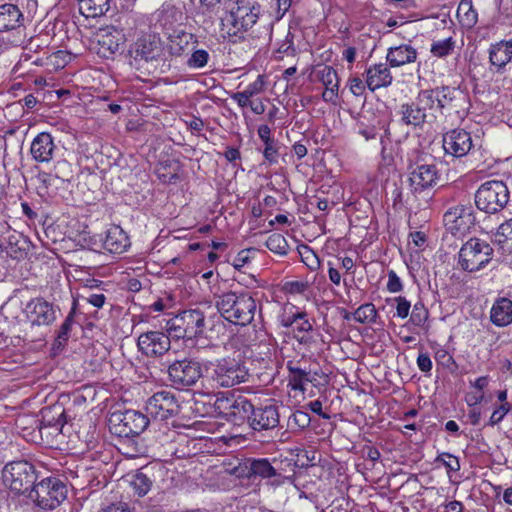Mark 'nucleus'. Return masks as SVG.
Returning a JSON list of instances; mask_svg holds the SVG:
<instances>
[{
	"label": "nucleus",
	"mask_w": 512,
	"mask_h": 512,
	"mask_svg": "<svg viewBox=\"0 0 512 512\" xmlns=\"http://www.w3.org/2000/svg\"><path fill=\"white\" fill-rule=\"evenodd\" d=\"M139 350L148 357H160L171 347L170 337L160 331H148L139 335Z\"/></svg>",
	"instance_id": "dca6fc26"
},
{
	"label": "nucleus",
	"mask_w": 512,
	"mask_h": 512,
	"mask_svg": "<svg viewBox=\"0 0 512 512\" xmlns=\"http://www.w3.org/2000/svg\"><path fill=\"white\" fill-rule=\"evenodd\" d=\"M493 248L478 238L469 239L458 253V264L468 272L479 271L492 259Z\"/></svg>",
	"instance_id": "1a4fd4ad"
},
{
	"label": "nucleus",
	"mask_w": 512,
	"mask_h": 512,
	"mask_svg": "<svg viewBox=\"0 0 512 512\" xmlns=\"http://www.w3.org/2000/svg\"><path fill=\"white\" fill-rule=\"evenodd\" d=\"M74 316H75V304L73 305L71 311L67 315L66 319L60 326L58 333H57V341L61 345L62 343H65L68 338L69 334L72 328V325L74 323Z\"/></svg>",
	"instance_id": "c03bdc74"
},
{
	"label": "nucleus",
	"mask_w": 512,
	"mask_h": 512,
	"mask_svg": "<svg viewBox=\"0 0 512 512\" xmlns=\"http://www.w3.org/2000/svg\"><path fill=\"white\" fill-rule=\"evenodd\" d=\"M131 485L139 496H144L150 491L152 481L143 472H138L133 476Z\"/></svg>",
	"instance_id": "37998d69"
},
{
	"label": "nucleus",
	"mask_w": 512,
	"mask_h": 512,
	"mask_svg": "<svg viewBox=\"0 0 512 512\" xmlns=\"http://www.w3.org/2000/svg\"><path fill=\"white\" fill-rule=\"evenodd\" d=\"M289 371L291 373L294 389L304 390V385L306 383L313 382L315 380L314 376H312L309 371L300 367L289 366Z\"/></svg>",
	"instance_id": "58836bf2"
},
{
	"label": "nucleus",
	"mask_w": 512,
	"mask_h": 512,
	"mask_svg": "<svg viewBox=\"0 0 512 512\" xmlns=\"http://www.w3.org/2000/svg\"><path fill=\"white\" fill-rule=\"evenodd\" d=\"M235 398L236 395L230 391L218 393L214 401L215 412L226 420L228 415H230L229 412L232 405H234L233 400H235Z\"/></svg>",
	"instance_id": "f704fd0d"
},
{
	"label": "nucleus",
	"mask_w": 512,
	"mask_h": 512,
	"mask_svg": "<svg viewBox=\"0 0 512 512\" xmlns=\"http://www.w3.org/2000/svg\"><path fill=\"white\" fill-rule=\"evenodd\" d=\"M191 55L187 59V66L192 69H201L205 67L210 59L208 51L204 49H196L194 46L191 48Z\"/></svg>",
	"instance_id": "a19ab883"
},
{
	"label": "nucleus",
	"mask_w": 512,
	"mask_h": 512,
	"mask_svg": "<svg viewBox=\"0 0 512 512\" xmlns=\"http://www.w3.org/2000/svg\"><path fill=\"white\" fill-rule=\"evenodd\" d=\"M54 173L57 178L69 180L71 177L70 164L67 161H59L54 167Z\"/></svg>",
	"instance_id": "13d9d810"
},
{
	"label": "nucleus",
	"mask_w": 512,
	"mask_h": 512,
	"mask_svg": "<svg viewBox=\"0 0 512 512\" xmlns=\"http://www.w3.org/2000/svg\"><path fill=\"white\" fill-rule=\"evenodd\" d=\"M41 418L37 420V426L46 428L50 426H64L66 423L65 409L62 405L56 404L44 407L40 411Z\"/></svg>",
	"instance_id": "2f4dec72"
},
{
	"label": "nucleus",
	"mask_w": 512,
	"mask_h": 512,
	"mask_svg": "<svg viewBox=\"0 0 512 512\" xmlns=\"http://www.w3.org/2000/svg\"><path fill=\"white\" fill-rule=\"evenodd\" d=\"M135 65L162 59L163 46L161 40L154 35H144L137 39L129 51Z\"/></svg>",
	"instance_id": "ddd939ff"
},
{
	"label": "nucleus",
	"mask_w": 512,
	"mask_h": 512,
	"mask_svg": "<svg viewBox=\"0 0 512 512\" xmlns=\"http://www.w3.org/2000/svg\"><path fill=\"white\" fill-rule=\"evenodd\" d=\"M103 247L110 253L122 254L130 247V239L120 226L113 225L106 232Z\"/></svg>",
	"instance_id": "5701e85b"
},
{
	"label": "nucleus",
	"mask_w": 512,
	"mask_h": 512,
	"mask_svg": "<svg viewBox=\"0 0 512 512\" xmlns=\"http://www.w3.org/2000/svg\"><path fill=\"white\" fill-rule=\"evenodd\" d=\"M392 79L393 77L386 64H375L366 70V84L371 91L388 87L392 83Z\"/></svg>",
	"instance_id": "393cba45"
},
{
	"label": "nucleus",
	"mask_w": 512,
	"mask_h": 512,
	"mask_svg": "<svg viewBox=\"0 0 512 512\" xmlns=\"http://www.w3.org/2000/svg\"><path fill=\"white\" fill-rule=\"evenodd\" d=\"M439 180V172L434 164H416L410 167L409 186L414 194L432 188Z\"/></svg>",
	"instance_id": "2eb2a0df"
},
{
	"label": "nucleus",
	"mask_w": 512,
	"mask_h": 512,
	"mask_svg": "<svg viewBox=\"0 0 512 512\" xmlns=\"http://www.w3.org/2000/svg\"><path fill=\"white\" fill-rule=\"evenodd\" d=\"M454 47L455 41L452 37H448L444 40L433 42L430 51L435 57L442 58L449 55Z\"/></svg>",
	"instance_id": "79ce46f5"
},
{
	"label": "nucleus",
	"mask_w": 512,
	"mask_h": 512,
	"mask_svg": "<svg viewBox=\"0 0 512 512\" xmlns=\"http://www.w3.org/2000/svg\"><path fill=\"white\" fill-rule=\"evenodd\" d=\"M249 373L241 361L235 358H222L216 361L212 370V380L220 387H233L248 380Z\"/></svg>",
	"instance_id": "9d476101"
},
{
	"label": "nucleus",
	"mask_w": 512,
	"mask_h": 512,
	"mask_svg": "<svg viewBox=\"0 0 512 512\" xmlns=\"http://www.w3.org/2000/svg\"><path fill=\"white\" fill-rule=\"evenodd\" d=\"M435 358L439 363L446 367H449L451 364H455L453 357L446 351H438Z\"/></svg>",
	"instance_id": "774afa93"
},
{
	"label": "nucleus",
	"mask_w": 512,
	"mask_h": 512,
	"mask_svg": "<svg viewBox=\"0 0 512 512\" xmlns=\"http://www.w3.org/2000/svg\"><path fill=\"white\" fill-rule=\"evenodd\" d=\"M231 98L242 108L249 106L251 103L250 97L244 91L232 94Z\"/></svg>",
	"instance_id": "338daca9"
},
{
	"label": "nucleus",
	"mask_w": 512,
	"mask_h": 512,
	"mask_svg": "<svg viewBox=\"0 0 512 512\" xmlns=\"http://www.w3.org/2000/svg\"><path fill=\"white\" fill-rule=\"evenodd\" d=\"M148 424V416L136 410L115 411L108 419L110 432L125 438L141 434Z\"/></svg>",
	"instance_id": "6e6552de"
},
{
	"label": "nucleus",
	"mask_w": 512,
	"mask_h": 512,
	"mask_svg": "<svg viewBox=\"0 0 512 512\" xmlns=\"http://www.w3.org/2000/svg\"><path fill=\"white\" fill-rule=\"evenodd\" d=\"M348 86L351 93L355 96H361L365 92V84L358 77H353L348 80Z\"/></svg>",
	"instance_id": "052dcab7"
},
{
	"label": "nucleus",
	"mask_w": 512,
	"mask_h": 512,
	"mask_svg": "<svg viewBox=\"0 0 512 512\" xmlns=\"http://www.w3.org/2000/svg\"><path fill=\"white\" fill-rule=\"evenodd\" d=\"M278 52L287 55L292 54L294 52L293 35L291 34L290 31L287 32L285 40L278 48Z\"/></svg>",
	"instance_id": "0e129e2a"
},
{
	"label": "nucleus",
	"mask_w": 512,
	"mask_h": 512,
	"mask_svg": "<svg viewBox=\"0 0 512 512\" xmlns=\"http://www.w3.org/2000/svg\"><path fill=\"white\" fill-rule=\"evenodd\" d=\"M24 312L32 326H49L57 319L59 308L42 297L31 299Z\"/></svg>",
	"instance_id": "4468645a"
},
{
	"label": "nucleus",
	"mask_w": 512,
	"mask_h": 512,
	"mask_svg": "<svg viewBox=\"0 0 512 512\" xmlns=\"http://www.w3.org/2000/svg\"><path fill=\"white\" fill-rule=\"evenodd\" d=\"M295 467V462L287 457L259 458L251 460L249 472L251 476L264 479L269 485L278 487L293 479Z\"/></svg>",
	"instance_id": "7ed1b4c3"
},
{
	"label": "nucleus",
	"mask_w": 512,
	"mask_h": 512,
	"mask_svg": "<svg viewBox=\"0 0 512 512\" xmlns=\"http://www.w3.org/2000/svg\"><path fill=\"white\" fill-rule=\"evenodd\" d=\"M216 307L221 316L235 325L250 324L257 312V303L248 291H229L217 297Z\"/></svg>",
	"instance_id": "f257e3e1"
},
{
	"label": "nucleus",
	"mask_w": 512,
	"mask_h": 512,
	"mask_svg": "<svg viewBox=\"0 0 512 512\" xmlns=\"http://www.w3.org/2000/svg\"><path fill=\"white\" fill-rule=\"evenodd\" d=\"M435 462L444 465L448 473L457 472L460 470L459 459L456 456L447 452L439 454L436 457Z\"/></svg>",
	"instance_id": "49530a36"
},
{
	"label": "nucleus",
	"mask_w": 512,
	"mask_h": 512,
	"mask_svg": "<svg viewBox=\"0 0 512 512\" xmlns=\"http://www.w3.org/2000/svg\"><path fill=\"white\" fill-rule=\"evenodd\" d=\"M508 201V188L504 182L498 180L483 183L475 194L477 208L488 214H494L502 210Z\"/></svg>",
	"instance_id": "0eeeda50"
},
{
	"label": "nucleus",
	"mask_w": 512,
	"mask_h": 512,
	"mask_svg": "<svg viewBox=\"0 0 512 512\" xmlns=\"http://www.w3.org/2000/svg\"><path fill=\"white\" fill-rule=\"evenodd\" d=\"M311 423L310 415L302 410L295 411L290 417L288 424L291 427H297L300 429L307 428Z\"/></svg>",
	"instance_id": "de8ad7c7"
},
{
	"label": "nucleus",
	"mask_w": 512,
	"mask_h": 512,
	"mask_svg": "<svg viewBox=\"0 0 512 512\" xmlns=\"http://www.w3.org/2000/svg\"><path fill=\"white\" fill-rule=\"evenodd\" d=\"M453 90L449 87H441L436 88L435 93H437V109L442 111L445 107H447L451 101L453 100Z\"/></svg>",
	"instance_id": "8fccbe9b"
},
{
	"label": "nucleus",
	"mask_w": 512,
	"mask_h": 512,
	"mask_svg": "<svg viewBox=\"0 0 512 512\" xmlns=\"http://www.w3.org/2000/svg\"><path fill=\"white\" fill-rule=\"evenodd\" d=\"M265 82L262 75H258L257 79L250 83L244 90V92L251 98L254 95L261 93L264 90Z\"/></svg>",
	"instance_id": "5fc2aeb1"
},
{
	"label": "nucleus",
	"mask_w": 512,
	"mask_h": 512,
	"mask_svg": "<svg viewBox=\"0 0 512 512\" xmlns=\"http://www.w3.org/2000/svg\"><path fill=\"white\" fill-rule=\"evenodd\" d=\"M230 410V415L227 417V421L234 425H242L245 422L249 424L251 413L253 412L254 405L246 397L236 395L235 400Z\"/></svg>",
	"instance_id": "bb28decb"
},
{
	"label": "nucleus",
	"mask_w": 512,
	"mask_h": 512,
	"mask_svg": "<svg viewBox=\"0 0 512 512\" xmlns=\"http://www.w3.org/2000/svg\"><path fill=\"white\" fill-rule=\"evenodd\" d=\"M457 16L465 27L471 28L477 23V12L474 10L472 3L468 0L460 2L457 9Z\"/></svg>",
	"instance_id": "c9c22d12"
},
{
	"label": "nucleus",
	"mask_w": 512,
	"mask_h": 512,
	"mask_svg": "<svg viewBox=\"0 0 512 512\" xmlns=\"http://www.w3.org/2000/svg\"><path fill=\"white\" fill-rule=\"evenodd\" d=\"M230 18L231 24L235 28L234 33L253 29L259 22L262 30L254 29L255 36L271 39L273 23L269 16L261 13V6L258 3L237 0L230 11Z\"/></svg>",
	"instance_id": "f03ea898"
},
{
	"label": "nucleus",
	"mask_w": 512,
	"mask_h": 512,
	"mask_svg": "<svg viewBox=\"0 0 512 512\" xmlns=\"http://www.w3.org/2000/svg\"><path fill=\"white\" fill-rule=\"evenodd\" d=\"M319 81L325 86L322 99L325 102L335 103L338 97L339 77L337 71L331 66H323L317 71Z\"/></svg>",
	"instance_id": "4be33fe9"
},
{
	"label": "nucleus",
	"mask_w": 512,
	"mask_h": 512,
	"mask_svg": "<svg viewBox=\"0 0 512 512\" xmlns=\"http://www.w3.org/2000/svg\"><path fill=\"white\" fill-rule=\"evenodd\" d=\"M146 412L152 418L163 421L178 415L180 405L174 393L162 390L148 399Z\"/></svg>",
	"instance_id": "f8f14e48"
},
{
	"label": "nucleus",
	"mask_w": 512,
	"mask_h": 512,
	"mask_svg": "<svg viewBox=\"0 0 512 512\" xmlns=\"http://www.w3.org/2000/svg\"><path fill=\"white\" fill-rule=\"evenodd\" d=\"M437 96L435 89L422 90L419 92L416 102L425 113L427 110L437 109Z\"/></svg>",
	"instance_id": "ea45409f"
},
{
	"label": "nucleus",
	"mask_w": 512,
	"mask_h": 512,
	"mask_svg": "<svg viewBox=\"0 0 512 512\" xmlns=\"http://www.w3.org/2000/svg\"><path fill=\"white\" fill-rule=\"evenodd\" d=\"M512 59V40L500 41L489 48V61L498 71L503 69Z\"/></svg>",
	"instance_id": "cd10ccee"
},
{
	"label": "nucleus",
	"mask_w": 512,
	"mask_h": 512,
	"mask_svg": "<svg viewBox=\"0 0 512 512\" xmlns=\"http://www.w3.org/2000/svg\"><path fill=\"white\" fill-rule=\"evenodd\" d=\"M64 426H58V425H52L50 427L41 428V426H37L39 433L42 437V439L45 437L46 439H49L50 437H54L59 435L62 432Z\"/></svg>",
	"instance_id": "e2e57ef3"
},
{
	"label": "nucleus",
	"mask_w": 512,
	"mask_h": 512,
	"mask_svg": "<svg viewBox=\"0 0 512 512\" xmlns=\"http://www.w3.org/2000/svg\"><path fill=\"white\" fill-rule=\"evenodd\" d=\"M2 479L11 491L16 494L28 495L37 476L34 466L28 461L21 460L6 464L2 471Z\"/></svg>",
	"instance_id": "20e7f679"
},
{
	"label": "nucleus",
	"mask_w": 512,
	"mask_h": 512,
	"mask_svg": "<svg viewBox=\"0 0 512 512\" xmlns=\"http://www.w3.org/2000/svg\"><path fill=\"white\" fill-rule=\"evenodd\" d=\"M279 424V412L276 405L253 407L249 426L256 431L274 429Z\"/></svg>",
	"instance_id": "a211bd4d"
},
{
	"label": "nucleus",
	"mask_w": 512,
	"mask_h": 512,
	"mask_svg": "<svg viewBox=\"0 0 512 512\" xmlns=\"http://www.w3.org/2000/svg\"><path fill=\"white\" fill-rule=\"evenodd\" d=\"M403 285L395 271L390 270L388 273L387 290L391 293L402 291Z\"/></svg>",
	"instance_id": "6e6d98bb"
},
{
	"label": "nucleus",
	"mask_w": 512,
	"mask_h": 512,
	"mask_svg": "<svg viewBox=\"0 0 512 512\" xmlns=\"http://www.w3.org/2000/svg\"><path fill=\"white\" fill-rule=\"evenodd\" d=\"M184 14L175 6H164L158 15V23L165 35L176 30H183Z\"/></svg>",
	"instance_id": "b1692460"
},
{
	"label": "nucleus",
	"mask_w": 512,
	"mask_h": 512,
	"mask_svg": "<svg viewBox=\"0 0 512 512\" xmlns=\"http://www.w3.org/2000/svg\"><path fill=\"white\" fill-rule=\"evenodd\" d=\"M352 315L359 323H373L377 317V310L372 303H366L358 307Z\"/></svg>",
	"instance_id": "4c0bfd02"
},
{
	"label": "nucleus",
	"mask_w": 512,
	"mask_h": 512,
	"mask_svg": "<svg viewBox=\"0 0 512 512\" xmlns=\"http://www.w3.org/2000/svg\"><path fill=\"white\" fill-rule=\"evenodd\" d=\"M67 488L65 484L56 477H48L34 484L28 493L37 506L42 509H55L66 498Z\"/></svg>",
	"instance_id": "39448f33"
},
{
	"label": "nucleus",
	"mask_w": 512,
	"mask_h": 512,
	"mask_svg": "<svg viewBox=\"0 0 512 512\" xmlns=\"http://www.w3.org/2000/svg\"><path fill=\"white\" fill-rule=\"evenodd\" d=\"M293 337L301 345L310 346L315 342L313 322L306 312H303L292 327Z\"/></svg>",
	"instance_id": "c85d7f7f"
},
{
	"label": "nucleus",
	"mask_w": 512,
	"mask_h": 512,
	"mask_svg": "<svg viewBox=\"0 0 512 512\" xmlns=\"http://www.w3.org/2000/svg\"><path fill=\"white\" fill-rule=\"evenodd\" d=\"M308 289V283L303 281H289L284 285V290L290 294H302Z\"/></svg>",
	"instance_id": "4d7b16f0"
},
{
	"label": "nucleus",
	"mask_w": 512,
	"mask_h": 512,
	"mask_svg": "<svg viewBox=\"0 0 512 512\" xmlns=\"http://www.w3.org/2000/svg\"><path fill=\"white\" fill-rule=\"evenodd\" d=\"M24 15L20 8L12 3L0 5V32L18 31L24 27Z\"/></svg>",
	"instance_id": "aec40b11"
},
{
	"label": "nucleus",
	"mask_w": 512,
	"mask_h": 512,
	"mask_svg": "<svg viewBox=\"0 0 512 512\" xmlns=\"http://www.w3.org/2000/svg\"><path fill=\"white\" fill-rule=\"evenodd\" d=\"M510 406L508 403L501 404L497 409H495L489 419L488 425L495 426L499 424L505 415L509 412Z\"/></svg>",
	"instance_id": "603ef678"
},
{
	"label": "nucleus",
	"mask_w": 512,
	"mask_h": 512,
	"mask_svg": "<svg viewBox=\"0 0 512 512\" xmlns=\"http://www.w3.org/2000/svg\"><path fill=\"white\" fill-rule=\"evenodd\" d=\"M443 148L447 154L460 158L471 150L472 137L463 129H453L443 135Z\"/></svg>",
	"instance_id": "f3484780"
},
{
	"label": "nucleus",
	"mask_w": 512,
	"mask_h": 512,
	"mask_svg": "<svg viewBox=\"0 0 512 512\" xmlns=\"http://www.w3.org/2000/svg\"><path fill=\"white\" fill-rule=\"evenodd\" d=\"M172 386L183 389L195 385L202 377V365L191 358L175 360L167 369Z\"/></svg>",
	"instance_id": "9b49d317"
},
{
	"label": "nucleus",
	"mask_w": 512,
	"mask_h": 512,
	"mask_svg": "<svg viewBox=\"0 0 512 512\" xmlns=\"http://www.w3.org/2000/svg\"><path fill=\"white\" fill-rule=\"evenodd\" d=\"M263 155L270 163L277 162L278 149L274 140L264 143Z\"/></svg>",
	"instance_id": "bf43d9fd"
},
{
	"label": "nucleus",
	"mask_w": 512,
	"mask_h": 512,
	"mask_svg": "<svg viewBox=\"0 0 512 512\" xmlns=\"http://www.w3.org/2000/svg\"><path fill=\"white\" fill-rule=\"evenodd\" d=\"M396 305V315L399 318H406L409 315V311L411 308L410 302L402 296H398L395 298Z\"/></svg>",
	"instance_id": "864d4df0"
},
{
	"label": "nucleus",
	"mask_w": 512,
	"mask_h": 512,
	"mask_svg": "<svg viewBox=\"0 0 512 512\" xmlns=\"http://www.w3.org/2000/svg\"><path fill=\"white\" fill-rule=\"evenodd\" d=\"M417 58V51L409 45L391 47L388 50L386 59L392 67H400L412 63Z\"/></svg>",
	"instance_id": "7c9ffc66"
},
{
	"label": "nucleus",
	"mask_w": 512,
	"mask_h": 512,
	"mask_svg": "<svg viewBox=\"0 0 512 512\" xmlns=\"http://www.w3.org/2000/svg\"><path fill=\"white\" fill-rule=\"evenodd\" d=\"M79 11L86 18H97L110 9V0H78Z\"/></svg>",
	"instance_id": "72a5a7b5"
},
{
	"label": "nucleus",
	"mask_w": 512,
	"mask_h": 512,
	"mask_svg": "<svg viewBox=\"0 0 512 512\" xmlns=\"http://www.w3.org/2000/svg\"><path fill=\"white\" fill-rule=\"evenodd\" d=\"M167 38V49L173 57L188 55L193 45L197 43L196 37L192 33L186 32L185 29L169 32Z\"/></svg>",
	"instance_id": "6ab92c4d"
},
{
	"label": "nucleus",
	"mask_w": 512,
	"mask_h": 512,
	"mask_svg": "<svg viewBox=\"0 0 512 512\" xmlns=\"http://www.w3.org/2000/svg\"><path fill=\"white\" fill-rule=\"evenodd\" d=\"M56 146L50 133H39L31 144V155L37 162H49L53 158Z\"/></svg>",
	"instance_id": "412c9836"
},
{
	"label": "nucleus",
	"mask_w": 512,
	"mask_h": 512,
	"mask_svg": "<svg viewBox=\"0 0 512 512\" xmlns=\"http://www.w3.org/2000/svg\"><path fill=\"white\" fill-rule=\"evenodd\" d=\"M205 327V315L199 309L184 310L169 319L167 331L177 339L194 338L201 335Z\"/></svg>",
	"instance_id": "423d86ee"
},
{
	"label": "nucleus",
	"mask_w": 512,
	"mask_h": 512,
	"mask_svg": "<svg viewBox=\"0 0 512 512\" xmlns=\"http://www.w3.org/2000/svg\"><path fill=\"white\" fill-rule=\"evenodd\" d=\"M400 113L402 122L415 128L421 127L425 123L427 117L426 113H424L416 101L402 104Z\"/></svg>",
	"instance_id": "473e14b6"
},
{
	"label": "nucleus",
	"mask_w": 512,
	"mask_h": 512,
	"mask_svg": "<svg viewBox=\"0 0 512 512\" xmlns=\"http://www.w3.org/2000/svg\"><path fill=\"white\" fill-rule=\"evenodd\" d=\"M266 247L273 253L285 256L289 252V245L286 238L279 233L271 234L265 243Z\"/></svg>",
	"instance_id": "e433bc0d"
},
{
	"label": "nucleus",
	"mask_w": 512,
	"mask_h": 512,
	"mask_svg": "<svg viewBox=\"0 0 512 512\" xmlns=\"http://www.w3.org/2000/svg\"><path fill=\"white\" fill-rule=\"evenodd\" d=\"M98 512H131L128 505L124 502L110 503L103 506Z\"/></svg>",
	"instance_id": "680f3d73"
},
{
	"label": "nucleus",
	"mask_w": 512,
	"mask_h": 512,
	"mask_svg": "<svg viewBox=\"0 0 512 512\" xmlns=\"http://www.w3.org/2000/svg\"><path fill=\"white\" fill-rule=\"evenodd\" d=\"M496 236L499 237V243H503L508 250L512 251V218L498 227Z\"/></svg>",
	"instance_id": "a18cd8bd"
},
{
	"label": "nucleus",
	"mask_w": 512,
	"mask_h": 512,
	"mask_svg": "<svg viewBox=\"0 0 512 512\" xmlns=\"http://www.w3.org/2000/svg\"><path fill=\"white\" fill-rule=\"evenodd\" d=\"M304 311H298V310H293V308H291L289 311H284L280 316H279V322H280V325L284 328H292L294 325H295V322L299 319V317L302 315Z\"/></svg>",
	"instance_id": "3c124183"
},
{
	"label": "nucleus",
	"mask_w": 512,
	"mask_h": 512,
	"mask_svg": "<svg viewBox=\"0 0 512 512\" xmlns=\"http://www.w3.org/2000/svg\"><path fill=\"white\" fill-rule=\"evenodd\" d=\"M490 320L497 327H506L512 323V300L497 298L490 310Z\"/></svg>",
	"instance_id": "a878e982"
},
{
	"label": "nucleus",
	"mask_w": 512,
	"mask_h": 512,
	"mask_svg": "<svg viewBox=\"0 0 512 512\" xmlns=\"http://www.w3.org/2000/svg\"><path fill=\"white\" fill-rule=\"evenodd\" d=\"M30 244V241L22 234L13 233L8 236L5 251L12 259L23 260L28 256Z\"/></svg>",
	"instance_id": "c756f323"
},
{
	"label": "nucleus",
	"mask_w": 512,
	"mask_h": 512,
	"mask_svg": "<svg viewBox=\"0 0 512 512\" xmlns=\"http://www.w3.org/2000/svg\"><path fill=\"white\" fill-rule=\"evenodd\" d=\"M417 365L422 372H430L432 369V361L429 355L424 353L419 354Z\"/></svg>",
	"instance_id": "69168bd1"
},
{
	"label": "nucleus",
	"mask_w": 512,
	"mask_h": 512,
	"mask_svg": "<svg viewBox=\"0 0 512 512\" xmlns=\"http://www.w3.org/2000/svg\"><path fill=\"white\" fill-rule=\"evenodd\" d=\"M428 319V310L425 308L424 304L418 302L414 305L411 313L410 320L415 326H423V324Z\"/></svg>",
	"instance_id": "09e8293b"
}]
</instances>
